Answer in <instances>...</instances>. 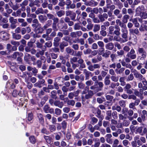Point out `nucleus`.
Returning <instances> with one entry per match:
<instances>
[{"label":"nucleus","instance_id":"a878e982","mask_svg":"<svg viewBox=\"0 0 147 147\" xmlns=\"http://www.w3.org/2000/svg\"><path fill=\"white\" fill-rule=\"evenodd\" d=\"M111 80L115 82H117L118 81L119 78L118 76H116L115 75L111 76Z\"/></svg>","mask_w":147,"mask_h":147},{"label":"nucleus","instance_id":"4c0bfd02","mask_svg":"<svg viewBox=\"0 0 147 147\" xmlns=\"http://www.w3.org/2000/svg\"><path fill=\"white\" fill-rule=\"evenodd\" d=\"M121 27L122 28L121 31L122 33H126L128 32L127 28L125 24L121 26Z\"/></svg>","mask_w":147,"mask_h":147},{"label":"nucleus","instance_id":"a18cd8bd","mask_svg":"<svg viewBox=\"0 0 147 147\" xmlns=\"http://www.w3.org/2000/svg\"><path fill=\"white\" fill-rule=\"evenodd\" d=\"M61 113V111L58 108H56L55 109V113L57 115H59Z\"/></svg>","mask_w":147,"mask_h":147},{"label":"nucleus","instance_id":"412c9836","mask_svg":"<svg viewBox=\"0 0 147 147\" xmlns=\"http://www.w3.org/2000/svg\"><path fill=\"white\" fill-rule=\"evenodd\" d=\"M38 19L42 23L44 22L47 20L46 16L40 15L38 16Z\"/></svg>","mask_w":147,"mask_h":147},{"label":"nucleus","instance_id":"423d86ee","mask_svg":"<svg viewBox=\"0 0 147 147\" xmlns=\"http://www.w3.org/2000/svg\"><path fill=\"white\" fill-rule=\"evenodd\" d=\"M12 96L14 97H16L18 95H19L21 96H23L25 95L24 91H20L19 93L18 92L17 90H14L12 93Z\"/></svg>","mask_w":147,"mask_h":147},{"label":"nucleus","instance_id":"5701e85b","mask_svg":"<svg viewBox=\"0 0 147 147\" xmlns=\"http://www.w3.org/2000/svg\"><path fill=\"white\" fill-rule=\"evenodd\" d=\"M27 69L28 71H32L34 74H36L38 72V70L35 67H32L30 66H28L27 67Z\"/></svg>","mask_w":147,"mask_h":147},{"label":"nucleus","instance_id":"f03ea898","mask_svg":"<svg viewBox=\"0 0 147 147\" xmlns=\"http://www.w3.org/2000/svg\"><path fill=\"white\" fill-rule=\"evenodd\" d=\"M32 27L35 29L37 28L39 30H40L41 27V24L39 23L38 20L36 19H34L32 21Z\"/></svg>","mask_w":147,"mask_h":147},{"label":"nucleus","instance_id":"f257e3e1","mask_svg":"<svg viewBox=\"0 0 147 147\" xmlns=\"http://www.w3.org/2000/svg\"><path fill=\"white\" fill-rule=\"evenodd\" d=\"M142 83L140 82L138 84V87L139 88H142V90H147V81L145 79L143 80Z\"/></svg>","mask_w":147,"mask_h":147},{"label":"nucleus","instance_id":"c756f323","mask_svg":"<svg viewBox=\"0 0 147 147\" xmlns=\"http://www.w3.org/2000/svg\"><path fill=\"white\" fill-rule=\"evenodd\" d=\"M35 13L36 14H38L40 13H44V10L42 7L38 8L35 11Z\"/></svg>","mask_w":147,"mask_h":147},{"label":"nucleus","instance_id":"c9c22d12","mask_svg":"<svg viewBox=\"0 0 147 147\" xmlns=\"http://www.w3.org/2000/svg\"><path fill=\"white\" fill-rule=\"evenodd\" d=\"M30 57L31 56L30 55L26 53L25 54L24 57V60L26 62H28V61Z\"/></svg>","mask_w":147,"mask_h":147},{"label":"nucleus","instance_id":"09e8293b","mask_svg":"<svg viewBox=\"0 0 147 147\" xmlns=\"http://www.w3.org/2000/svg\"><path fill=\"white\" fill-rule=\"evenodd\" d=\"M137 129H136V131L141 136L142 133V127H136Z\"/></svg>","mask_w":147,"mask_h":147},{"label":"nucleus","instance_id":"39448f33","mask_svg":"<svg viewBox=\"0 0 147 147\" xmlns=\"http://www.w3.org/2000/svg\"><path fill=\"white\" fill-rule=\"evenodd\" d=\"M98 3L97 2L93 0H91L90 1H86L84 4L86 6L95 7L97 6Z\"/></svg>","mask_w":147,"mask_h":147},{"label":"nucleus","instance_id":"13d9d810","mask_svg":"<svg viewBox=\"0 0 147 147\" xmlns=\"http://www.w3.org/2000/svg\"><path fill=\"white\" fill-rule=\"evenodd\" d=\"M41 132L42 134H45L47 135L49 134V131L45 128H42L41 130Z\"/></svg>","mask_w":147,"mask_h":147},{"label":"nucleus","instance_id":"ddd939ff","mask_svg":"<svg viewBox=\"0 0 147 147\" xmlns=\"http://www.w3.org/2000/svg\"><path fill=\"white\" fill-rule=\"evenodd\" d=\"M127 34L128 32L122 33V37L123 39L121 38V43H124L128 41Z\"/></svg>","mask_w":147,"mask_h":147},{"label":"nucleus","instance_id":"9d476101","mask_svg":"<svg viewBox=\"0 0 147 147\" xmlns=\"http://www.w3.org/2000/svg\"><path fill=\"white\" fill-rule=\"evenodd\" d=\"M83 73L85 75V80H88L89 79L90 75L92 73L86 69L83 70Z\"/></svg>","mask_w":147,"mask_h":147},{"label":"nucleus","instance_id":"f8f14e48","mask_svg":"<svg viewBox=\"0 0 147 147\" xmlns=\"http://www.w3.org/2000/svg\"><path fill=\"white\" fill-rule=\"evenodd\" d=\"M7 86L11 89H14L16 87L15 84L12 80H9L7 83Z\"/></svg>","mask_w":147,"mask_h":147},{"label":"nucleus","instance_id":"a19ab883","mask_svg":"<svg viewBox=\"0 0 147 147\" xmlns=\"http://www.w3.org/2000/svg\"><path fill=\"white\" fill-rule=\"evenodd\" d=\"M49 129L51 132L54 131L56 130V127L54 125H50L49 126Z\"/></svg>","mask_w":147,"mask_h":147},{"label":"nucleus","instance_id":"aec40b11","mask_svg":"<svg viewBox=\"0 0 147 147\" xmlns=\"http://www.w3.org/2000/svg\"><path fill=\"white\" fill-rule=\"evenodd\" d=\"M120 11L118 9H115L113 12L114 14L117 17L119 18H121L122 17L121 14H119Z\"/></svg>","mask_w":147,"mask_h":147},{"label":"nucleus","instance_id":"f3484780","mask_svg":"<svg viewBox=\"0 0 147 147\" xmlns=\"http://www.w3.org/2000/svg\"><path fill=\"white\" fill-rule=\"evenodd\" d=\"M106 48L110 50H112L114 48V45L112 42H109L105 45Z\"/></svg>","mask_w":147,"mask_h":147},{"label":"nucleus","instance_id":"052dcab7","mask_svg":"<svg viewBox=\"0 0 147 147\" xmlns=\"http://www.w3.org/2000/svg\"><path fill=\"white\" fill-rule=\"evenodd\" d=\"M106 2L107 8L109 7V6L110 5L113 3L111 0H106Z\"/></svg>","mask_w":147,"mask_h":147},{"label":"nucleus","instance_id":"603ef678","mask_svg":"<svg viewBox=\"0 0 147 147\" xmlns=\"http://www.w3.org/2000/svg\"><path fill=\"white\" fill-rule=\"evenodd\" d=\"M50 109V107L48 105H45L43 108L44 112L46 113H48L49 112V110Z\"/></svg>","mask_w":147,"mask_h":147},{"label":"nucleus","instance_id":"774afa93","mask_svg":"<svg viewBox=\"0 0 147 147\" xmlns=\"http://www.w3.org/2000/svg\"><path fill=\"white\" fill-rule=\"evenodd\" d=\"M120 105L122 107H124L125 106V102L123 100H121L119 101Z\"/></svg>","mask_w":147,"mask_h":147},{"label":"nucleus","instance_id":"58836bf2","mask_svg":"<svg viewBox=\"0 0 147 147\" xmlns=\"http://www.w3.org/2000/svg\"><path fill=\"white\" fill-rule=\"evenodd\" d=\"M40 1H41V3L43 2V0H35L33 2V3H34V5H36L37 7H39L40 6V5L39 4V3H40Z\"/></svg>","mask_w":147,"mask_h":147},{"label":"nucleus","instance_id":"c03bdc74","mask_svg":"<svg viewBox=\"0 0 147 147\" xmlns=\"http://www.w3.org/2000/svg\"><path fill=\"white\" fill-rule=\"evenodd\" d=\"M135 51L134 50V49H132L129 52L127 53V55H126V56L127 57H128V56H129L130 55H133L134 54H135Z\"/></svg>","mask_w":147,"mask_h":147},{"label":"nucleus","instance_id":"69168bd1","mask_svg":"<svg viewBox=\"0 0 147 147\" xmlns=\"http://www.w3.org/2000/svg\"><path fill=\"white\" fill-rule=\"evenodd\" d=\"M36 64L37 65V67L38 68L41 67L42 65L41 61L40 60H38L36 62Z\"/></svg>","mask_w":147,"mask_h":147},{"label":"nucleus","instance_id":"3c124183","mask_svg":"<svg viewBox=\"0 0 147 147\" xmlns=\"http://www.w3.org/2000/svg\"><path fill=\"white\" fill-rule=\"evenodd\" d=\"M116 22L117 25L120 26L121 27L125 24L123 23H121V20L119 19L117 20L116 21Z\"/></svg>","mask_w":147,"mask_h":147},{"label":"nucleus","instance_id":"4be33fe9","mask_svg":"<svg viewBox=\"0 0 147 147\" xmlns=\"http://www.w3.org/2000/svg\"><path fill=\"white\" fill-rule=\"evenodd\" d=\"M93 94V92L91 90H89L88 92V94L85 95V98L86 99L90 98L92 97Z\"/></svg>","mask_w":147,"mask_h":147},{"label":"nucleus","instance_id":"bb28decb","mask_svg":"<svg viewBox=\"0 0 147 147\" xmlns=\"http://www.w3.org/2000/svg\"><path fill=\"white\" fill-rule=\"evenodd\" d=\"M138 16H140L143 19H145L147 18V14L145 12H142L138 15Z\"/></svg>","mask_w":147,"mask_h":147},{"label":"nucleus","instance_id":"680f3d73","mask_svg":"<svg viewBox=\"0 0 147 147\" xmlns=\"http://www.w3.org/2000/svg\"><path fill=\"white\" fill-rule=\"evenodd\" d=\"M142 54L141 57H140V59L141 60H143L144 59H145L146 57V52H145L143 53H142Z\"/></svg>","mask_w":147,"mask_h":147},{"label":"nucleus","instance_id":"e433bc0d","mask_svg":"<svg viewBox=\"0 0 147 147\" xmlns=\"http://www.w3.org/2000/svg\"><path fill=\"white\" fill-rule=\"evenodd\" d=\"M9 20V22L11 24H16L17 22V19H14V18L12 17H10Z\"/></svg>","mask_w":147,"mask_h":147},{"label":"nucleus","instance_id":"20e7f679","mask_svg":"<svg viewBox=\"0 0 147 147\" xmlns=\"http://www.w3.org/2000/svg\"><path fill=\"white\" fill-rule=\"evenodd\" d=\"M45 81L44 79L40 80L34 84L35 87L41 88L43 86L45 85Z\"/></svg>","mask_w":147,"mask_h":147},{"label":"nucleus","instance_id":"6e6d98bb","mask_svg":"<svg viewBox=\"0 0 147 147\" xmlns=\"http://www.w3.org/2000/svg\"><path fill=\"white\" fill-rule=\"evenodd\" d=\"M119 141L117 139H115L113 141V143L112 145L113 147H116L117 145L119 144Z\"/></svg>","mask_w":147,"mask_h":147},{"label":"nucleus","instance_id":"338daca9","mask_svg":"<svg viewBox=\"0 0 147 147\" xmlns=\"http://www.w3.org/2000/svg\"><path fill=\"white\" fill-rule=\"evenodd\" d=\"M122 143L124 146H126L129 144L130 143L128 140H124L123 141Z\"/></svg>","mask_w":147,"mask_h":147},{"label":"nucleus","instance_id":"6e6552de","mask_svg":"<svg viewBox=\"0 0 147 147\" xmlns=\"http://www.w3.org/2000/svg\"><path fill=\"white\" fill-rule=\"evenodd\" d=\"M0 37L3 40H7L9 39L8 34L6 32H0Z\"/></svg>","mask_w":147,"mask_h":147},{"label":"nucleus","instance_id":"0eeeda50","mask_svg":"<svg viewBox=\"0 0 147 147\" xmlns=\"http://www.w3.org/2000/svg\"><path fill=\"white\" fill-rule=\"evenodd\" d=\"M145 9V7L143 5H141L138 6L136 8V12L137 15L144 11Z\"/></svg>","mask_w":147,"mask_h":147},{"label":"nucleus","instance_id":"f704fd0d","mask_svg":"<svg viewBox=\"0 0 147 147\" xmlns=\"http://www.w3.org/2000/svg\"><path fill=\"white\" fill-rule=\"evenodd\" d=\"M42 37L43 38H45L46 41H49L51 39V38L49 36V35L46 34H43L42 36Z\"/></svg>","mask_w":147,"mask_h":147},{"label":"nucleus","instance_id":"7c9ffc66","mask_svg":"<svg viewBox=\"0 0 147 147\" xmlns=\"http://www.w3.org/2000/svg\"><path fill=\"white\" fill-rule=\"evenodd\" d=\"M134 93L135 95L139 97L141 94H143V91L142 89H140V92L137 90H135Z\"/></svg>","mask_w":147,"mask_h":147},{"label":"nucleus","instance_id":"9b49d317","mask_svg":"<svg viewBox=\"0 0 147 147\" xmlns=\"http://www.w3.org/2000/svg\"><path fill=\"white\" fill-rule=\"evenodd\" d=\"M37 117L39 123L41 124H43L44 122V121L42 114L39 113H37Z\"/></svg>","mask_w":147,"mask_h":147},{"label":"nucleus","instance_id":"6ab92c4d","mask_svg":"<svg viewBox=\"0 0 147 147\" xmlns=\"http://www.w3.org/2000/svg\"><path fill=\"white\" fill-rule=\"evenodd\" d=\"M68 45V43L67 42H62L60 44V47L61 49V52H63V49L65 47L67 46Z\"/></svg>","mask_w":147,"mask_h":147},{"label":"nucleus","instance_id":"a211bd4d","mask_svg":"<svg viewBox=\"0 0 147 147\" xmlns=\"http://www.w3.org/2000/svg\"><path fill=\"white\" fill-rule=\"evenodd\" d=\"M12 36L13 39L16 40H18L20 39L22 37L20 34H16L14 33H12Z\"/></svg>","mask_w":147,"mask_h":147},{"label":"nucleus","instance_id":"de8ad7c7","mask_svg":"<svg viewBox=\"0 0 147 147\" xmlns=\"http://www.w3.org/2000/svg\"><path fill=\"white\" fill-rule=\"evenodd\" d=\"M125 68L123 67H122L120 68L118 71H117V69H116L115 71L117 74H120L122 73L125 70Z\"/></svg>","mask_w":147,"mask_h":147},{"label":"nucleus","instance_id":"cd10ccee","mask_svg":"<svg viewBox=\"0 0 147 147\" xmlns=\"http://www.w3.org/2000/svg\"><path fill=\"white\" fill-rule=\"evenodd\" d=\"M129 16L128 15L126 14L123 18L122 21L123 23H126L128 21V20L129 19Z\"/></svg>","mask_w":147,"mask_h":147},{"label":"nucleus","instance_id":"2eb2a0df","mask_svg":"<svg viewBox=\"0 0 147 147\" xmlns=\"http://www.w3.org/2000/svg\"><path fill=\"white\" fill-rule=\"evenodd\" d=\"M22 57L23 56V54L22 53H20L18 52H14L11 55L12 58L14 59H16L17 56Z\"/></svg>","mask_w":147,"mask_h":147},{"label":"nucleus","instance_id":"72a5a7b5","mask_svg":"<svg viewBox=\"0 0 147 147\" xmlns=\"http://www.w3.org/2000/svg\"><path fill=\"white\" fill-rule=\"evenodd\" d=\"M44 137L47 143L50 144L51 142V138L49 136H44Z\"/></svg>","mask_w":147,"mask_h":147},{"label":"nucleus","instance_id":"8fccbe9b","mask_svg":"<svg viewBox=\"0 0 147 147\" xmlns=\"http://www.w3.org/2000/svg\"><path fill=\"white\" fill-rule=\"evenodd\" d=\"M52 45V43L51 41H49V40L45 43V46L48 48L51 47Z\"/></svg>","mask_w":147,"mask_h":147},{"label":"nucleus","instance_id":"49530a36","mask_svg":"<svg viewBox=\"0 0 147 147\" xmlns=\"http://www.w3.org/2000/svg\"><path fill=\"white\" fill-rule=\"evenodd\" d=\"M75 104V101L74 100H69L67 104L69 106H73Z\"/></svg>","mask_w":147,"mask_h":147},{"label":"nucleus","instance_id":"e2e57ef3","mask_svg":"<svg viewBox=\"0 0 147 147\" xmlns=\"http://www.w3.org/2000/svg\"><path fill=\"white\" fill-rule=\"evenodd\" d=\"M49 26L47 24H46L43 26L42 28H40V30H41L40 31H39V32L40 33H42V31L44 30V29H45L49 27Z\"/></svg>","mask_w":147,"mask_h":147},{"label":"nucleus","instance_id":"7ed1b4c3","mask_svg":"<svg viewBox=\"0 0 147 147\" xmlns=\"http://www.w3.org/2000/svg\"><path fill=\"white\" fill-rule=\"evenodd\" d=\"M139 30L141 32L145 30L147 31V21H142L141 22V24L139 28Z\"/></svg>","mask_w":147,"mask_h":147},{"label":"nucleus","instance_id":"473e14b6","mask_svg":"<svg viewBox=\"0 0 147 147\" xmlns=\"http://www.w3.org/2000/svg\"><path fill=\"white\" fill-rule=\"evenodd\" d=\"M29 140L30 142L32 144H34L36 142V139L34 136H32L30 137L29 138Z\"/></svg>","mask_w":147,"mask_h":147},{"label":"nucleus","instance_id":"b1692460","mask_svg":"<svg viewBox=\"0 0 147 147\" xmlns=\"http://www.w3.org/2000/svg\"><path fill=\"white\" fill-rule=\"evenodd\" d=\"M28 0H25L23 1L22 3L20 4V6L22 7V8L24 9V10L25 9V6L28 5Z\"/></svg>","mask_w":147,"mask_h":147},{"label":"nucleus","instance_id":"864d4df0","mask_svg":"<svg viewBox=\"0 0 147 147\" xmlns=\"http://www.w3.org/2000/svg\"><path fill=\"white\" fill-rule=\"evenodd\" d=\"M81 26L79 23H76L74 26V29L75 30H79L80 29Z\"/></svg>","mask_w":147,"mask_h":147},{"label":"nucleus","instance_id":"393cba45","mask_svg":"<svg viewBox=\"0 0 147 147\" xmlns=\"http://www.w3.org/2000/svg\"><path fill=\"white\" fill-rule=\"evenodd\" d=\"M111 53V52L108 50H106L105 51V53L102 55V56L105 58L109 57V55Z\"/></svg>","mask_w":147,"mask_h":147},{"label":"nucleus","instance_id":"79ce46f5","mask_svg":"<svg viewBox=\"0 0 147 147\" xmlns=\"http://www.w3.org/2000/svg\"><path fill=\"white\" fill-rule=\"evenodd\" d=\"M76 14L74 12H73L69 16L71 20L74 21H76L75 18L76 17Z\"/></svg>","mask_w":147,"mask_h":147},{"label":"nucleus","instance_id":"4468645a","mask_svg":"<svg viewBox=\"0 0 147 147\" xmlns=\"http://www.w3.org/2000/svg\"><path fill=\"white\" fill-rule=\"evenodd\" d=\"M54 105L60 108H61L63 105V104L62 102H61L59 100H56L54 102Z\"/></svg>","mask_w":147,"mask_h":147},{"label":"nucleus","instance_id":"4d7b16f0","mask_svg":"<svg viewBox=\"0 0 147 147\" xmlns=\"http://www.w3.org/2000/svg\"><path fill=\"white\" fill-rule=\"evenodd\" d=\"M98 119L95 117H92L91 118V123L92 125H94L98 121Z\"/></svg>","mask_w":147,"mask_h":147},{"label":"nucleus","instance_id":"0e129e2a","mask_svg":"<svg viewBox=\"0 0 147 147\" xmlns=\"http://www.w3.org/2000/svg\"><path fill=\"white\" fill-rule=\"evenodd\" d=\"M93 26V24L89 23L87 26V28L88 30H90L92 29Z\"/></svg>","mask_w":147,"mask_h":147},{"label":"nucleus","instance_id":"dca6fc26","mask_svg":"<svg viewBox=\"0 0 147 147\" xmlns=\"http://www.w3.org/2000/svg\"><path fill=\"white\" fill-rule=\"evenodd\" d=\"M134 76L135 78H138V80L140 81L144 80V79H145L142 74L138 72L135 73L134 74Z\"/></svg>","mask_w":147,"mask_h":147},{"label":"nucleus","instance_id":"c85d7f7f","mask_svg":"<svg viewBox=\"0 0 147 147\" xmlns=\"http://www.w3.org/2000/svg\"><path fill=\"white\" fill-rule=\"evenodd\" d=\"M100 28V26L99 24H96L94 25L93 31L94 32H96L98 31Z\"/></svg>","mask_w":147,"mask_h":147},{"label":"nucleus","instance_id":"37998d69","mask_svg":"<svg viewBox=\"0 0 147 147\" xmlns=\"http://www.w3.org/2000/svg\"><path fill=\"white\" fill-rule=\"evenodd\" d=\"M60 23H58L57 24L58 28L60 30L62 31V30L63 28L66 29L67 28V25L64 26H61Z\"/></svg>","mask_w":147,"mask_h":147},{"label":"nucleus","instance_id":"ea45409f","mask_svg":"<svg viewBox=\"0 0 147 147\" xmlns=\"http://www.w3.org/2000/svg\"><path fill=\"white\" fill-rule=\"evenodd\" d=\"M66 51L67 53L71 55L73 54L74 53L73 50L68 47L66 48Z\"/></svg>","mask_w":147,"mask_h":147},{"label":"nucleus","instance_id":"bf43d9fd","mask_svg":"<svg viewBox=\"0 0 147 147\" xmlns=\"http://www.w3.org/2000/svg\"><path fill=\"white\" fill-rule=\"evenodd\" d=\"M59 51V49L58 48L54 47V48H52L51 49H49V51L50 52H58Z\"/></svg>","mask_w":147,"mask_h":147},{"label":"nucleus","instance_id":"5fc2aeb1","mask_svg":"<svg viewBox=\"0 0 147 147\" xmlns=\"http://www.w3.org/2000/svg\"><path fill=\"white\" fill-rule=\"evenodd\" d=\"M11 8H12L14 10H16L19 8L18 4H16L14 5H10Z\"/></svg>","mask_w":147,"mask_h":147},{"label":"nucleus","instance_id":"2f4dec72","mask_svg":"<svg viewBox=\"0 0 147 147\" xmlns=\"http://www.w3.org/2000/svg\"><path fill=\"white\" fill-rule=\"evenodd\" d=\"M57 16L59 17H61L65 14V11L61 10L57 12L56 13Z\"/></svg>","mask_w":147,"mask_h":147},{"label":"nucleus","instance_id":"1a4fd4ad","mask_svg":"<svg viewBox=\"0 0 147 147\" xmlns=\"http://www.w3.org/2000/svg\"><path fill=\"white\" fill-rule=\"evenodd\" d=\"M138 20L140 22L141 19L139 18H134L131 20V21L134 24L135 27L138 28L140 26V24L138 22Z\"/></svg>","mask_w":147,"mask_h":147}]
</instances>
